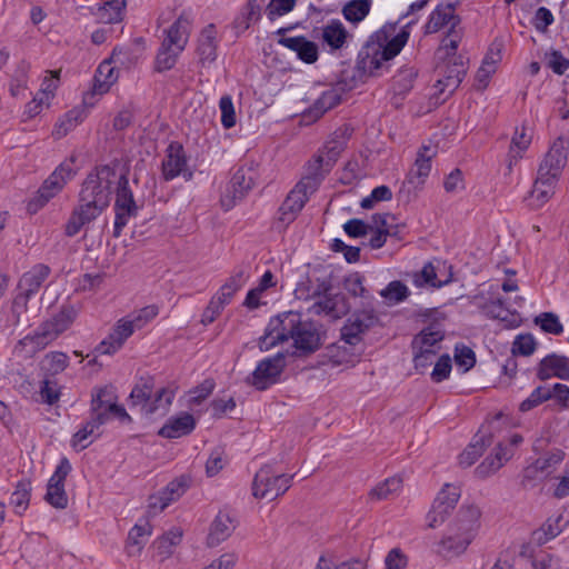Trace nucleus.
I'll use <instances>...</instances> for the list:
<instances>
[{
  "label": "nucleus",
  "instance_id": "nucleus-46",
  "mask_svg": "<svg viewBox=\"0 0 569 569\" xmlns=\"http://www.w3.org/2000/svg\"><path fill=\"white\" fill-rule=\"evenodd\" d=\"M174 398V391L169 388H160L156 391L154 397L148 401L146 407H142L146 416L154 415L158 410L166 411Z\"/></svg>",
  "mask_w": 569,
  "mask_h": 569
},
{
  "label": "nucleus",
  "instance_id": "nucleus-1",
  "mask_svg": "<svg viewBox=\"0 0 569 569\" xmlns=\"http://www.w3.org/2000/svg\"><path fill=\"white\" fill-rule=\"evenodd\" d=\"M116 167L117 164H101L88 173L79 192V206L97 216L109 207L111 187L117 179Z\"/></svg>",
  "mask_w": 569,
  "mask_h": 569
},
{
  "label": "nucleus",
  "instance_id": "nucleus-50",
  "mask_svg": "<svg viewBox=\"0 0 569 569\" xmlns=\"http://www.w3.org/2000/svg\"><path fill=\"white\" fill-rule=\"evenodd\" d=\"M182 51L161 43L154 61V70L164 72L174 67L177 59Z\"/></svg>",
  "mask_w": 569,
  "mask_h": 569
},
{
  "label": "nucleus",
  "instance_id": "nucleus-21",
  "mask_svg": "<svg viewBox=\"0 0 569 569\" xmlns=\"http://www.w3.org/2000/svg\"><path fill=\"white\" fill-rule=\"evenodd\" d=\"M440 72L442 78L437 81L438 86L441 87L440 91L443 92L446 89H448L449 93L455 92L467 73V67L463 57L458 56L448 59V62Z\"/></svg>",
  "mask_w": 569,
  "mask_h": 569
},
{
  "label": "nucleus",
  "instance_id": "nucleus-64",
  "mask_svg": "<svg viewBox=\"0 0 569 569\" xmlns=\"http://www.w3.org/2000/svg\"><path fill=\"white\" fill-rule=\"evenodd\" d=\"M219 108L221 111V123L226 129H230L236 126V112L233 102L230 96H222L219 101Z\"/></svg>",
  "mask_w": 569,
  "mask_h": 569
},
{
  "label": "nucleus",
  "instance_id": "nucleus-19",
  "mask_svg": "<svg viewBox=\"0 0 569 569\" xmlns=\"http://www.w3.org/2000/svg\"><path fill=\"white\" fill-rule=\"evenodd\" d=\"M126 54L127 51L124 48L116 47L112 50L110 61L106 60L99 64L94 74V89L98 92H107L111 84L117 80L114 68L111 66V62L124 64L123 57Z\"/></svg>",
  "mask_w": 569,
  "mask_h": 569
},
{
  "label": "nucleus",
  "instance_id": "nucleus-38",
  "mask_svg": "<svg viewBox=\"0 0 569 569\" xmlns=\"http://www.w3.org/2000/svg\"><path fill=\"white\" fill-rule=\"evenodd\" d=\"M348 37V31L338 19H332L322 30L323 41L332 49H341Z\"/></svg>",
  "mask_w": 569,
  "mask_h": 569
},
{
  "label": "nucleus",
  "instance_id": "nucleus-55",
  "mask_svg": "<svg viewBox=\"0 0 569 569\" xmlns=\"http://www.w3.org/2000/svg\"><path fill=\"white\" fill-rule=\"evenodd\" d=\"M402 480L398 477H391L383 482L378 483L371 491V499L383 500L388 499L392 493L400 490Z\"/></svg>",
  "mask_w": 569,
  "mask_h": 569
},
{
  "label": "nucleus",
  "instance_id": "nucleus-11",
  "mask_svg": "<svg viewBox=\"0 0 569 569\" xmlns=\"http://www.w3.org/2000/svg\"><path fill=\"white\" fill-rule=\"evenodd\" d=\"M378 321L379 318L373 309L353 312L340 330L341 340L350 348L357 346L362 341V335L375 327Z\"/></svg>",
  "mask_w": 569,
  "mask_h": 569
},
{
  "label": "nucleus",
  "instance_id": "nucleus-60",
  "mask_svg": "<svg viewBox=\"0 0 569 569\" xmlns=\"http://www.w3.org/2000/svg\"><path fill=\"white\" fill-rule=\"evenodd\" d=\"M535 323L539 325L541 330L547 333L560 335L563 331L558 316L553 312H542L535 318Z\"/></svg>",
  "mask_w": 569,
  "mask_h": 569
},
{
  "label": "nucleus",
  "instance_id": "nucleus-18",
  "mask_svg": "<svg viewBox=\"0 0 569 569\" xmlns=\"http://www.w3.org/2000/svg\"><path fill=\"white\" fill-rule=\"evenodd\" d=\"M416 21L411 20L409 21L398 34H396L391 40H388V34L386 31L381 30L372 34L380 43V59H385L386 61H389L393 59L396 56L400 53L402 48L406 46L410 31L409 28L415 24Z\"/></svg>",
  "mask_w": 569,
  "mask_h": 569
},
{
  "label": "nucleus",
  "instance_id": "nucleus-14",
  "mask_svg": "<svg viewBox=\"0 0 569 569\" xmlns=\"http://www.w3.org/2000/svg\"><path fill=\"white\" fill-rule=\"evenodd\" d=\"M481 511L475 505L461 506L455 520L449 525L455 532H461L465 536L462 542L458 546L461 550L463 546H469L478 533L480 528Z\"/></svg>",
  "mask_w": 569,
  "mask_h": 569
},
{
  "label": "nucleus",
  "instance_id": "nucleus-13",
  "mask_svg": "<svg viewBox=\"0 0 569 569\" xmlns=\"http://www.w3.org/2000/svg\"><path fill=\"white\" fill-rule=\"evenodd\" d=\"M461 496L459 487L446 483L433 500L432 507L427 513L428 527L436 528L445 522L456 508Z\"/></svg>",
  "mask_w": 569,
  "mask_h": 569
},
{
  "label": "nucleus",
  "instance_id": "nucleus-28",
  "mask_svg": "<svg viewBox=\"0 0 569 569\" xmlns=\"http://www.w3.org/2000/svg\"><path fill=\"white\" fill-rule=\"evenodd\" d=\"M197 54L199 63L207 67L217 59V40L214 24H208L198 39Z\"/></svg>",
  "mask_w": 569,
  "mask_h": 569
},
{
  "label": "nucleus",
  "instance_id": "nucleus-2",
  "mask_svg": "<svg viewBox=\"0 0 569 569\" xmlns=\"http://www.w3.org/2000/svg\"><path fill=\"white\" fill-rule=\"evenodd\" d=\"M568 148L569 139L562 136L558 137L538 168L532 193L541 203H545L553 194V189L567 164Z\"/></svg>",
  "mask_w": 569,
  "mask_h": 569
},
{
  "label": "nucleus",
  "instance_id": "nucleus-41",
  "mask_svg": "<svg viewBox=\"0 0 569 569\" xmlns=\"http://www.w3.org/2000/svg\"><path fill=\"white\" fill-rule=\"evenodd\" d=\"M247 277L243 269L236 270L221 286L216 297L226 306L229 305L234 293L244 284Z\"/></svg>",
  "mask_w": 569,
  "mask_h": 569
},
{
  "label": "nucleus",
  "instance_id": "nucleus-47",
  "mask_svg": "<svg viewBox=\"0 0 569 569\" xmlns=\"http://www.w3.org/2000/svg\"><path fill=\"white\" fill-rule=\"evenodd\" d=\"M182 538V531L178 528H173L166 532L163 536L158 538L153 542V547L158 555L162 558H168L172 555V548L180 543Z\"/></svg>",
  "mask_w": 569,
  "mask_h": 569
},
{
  "label": "nucleus",
  "instance_id": "nucleus-54",
  "mask_svg": "<svg viewBox=\"0 0 569 569\" xmlns=\"http://www.w3.org/2000/svg\"><path fill=\"white\" fill-rule=\"evenodd\" d=\"M153 387L154 383L152 378L149 377L141 379L140 382L133 387L130 393L132 403L142 405V407H146L148 401L151 399Z\"/></svg>",
  "mask_w": 569,
  "mask_h": 569
},
{
  "label": "nucleus",
  "instance_id": "nucleus-5",
  "mask_svg": "<svg viewBox=\"0 0 569 569\" xmlns=\"http://www.w3.org/2000/svg\"><path fill=\"white\" fill-rule=\"evenodd\" d=\"M301 322V315L295 311H286L272 317L264 329L263 336L258 340L260 351H268L279 343L292 339Z\"/></svg>",
  "mask_w": 569,
  "mask_h": 569
},
{
  "label": "nucleus",
  "instance_id": "nucleus-24",
  "mask_svg": "<svg viewBox=\"0 0 569 569\" xmlns=\"http://www.w3.org/2000/svg\"><path fill=\"white\" fill-rule=\"evenodd\" d=\"M196 419L189 412H181L176 417H171L160 428L158 435L167 439H176L190 435L196 428Z\"/></svg>",
  "mask_w": 569,
  "mask_h": 569
},
{
  "label": "nucleus",
  "instance_id": "nucleus-12",
  "mask_svg": "<svg viewBox=\"0 0 569 569\" xmlns=\"http://www.w3.org/2000/svg\"><path fill=\"white\" fill-rule=\"evenodd\" d=\"M292 350L288 356L292 358H307L320 349L321 333L317 323L312 321H302L292 337Z\"/></svg>",
  "mask_w": 569,
  "mask_h": 569
},
{
  "label": "nucleus",
  "instance_id": "nucleus-58",
  "mask_svg": "<svg viewBox=\"0 0 569 569\" xmlns=\"http://www.w3.org/2000/svg\"><path fill=\"white\" fill-rule=\"evenodd\" d=\"M44 500L57 509H64L68 506V496L64 486H57L56 483L47 485V492Z\"/></svg>",
  "mask_w": 569,
  "mask_h": 569
},
{
  "label": "nucleus",
  "instance_id": "nucleus-57",
  "mask_svg": "<svg viewBox=\"0 0 569 569\" xmlns=\"http://www.w3.org/2000/svg\"><path fill=\"white\" fill-rule=\"evenodd\" d=\"M380 295L385 299L397 303L405 301L409 297L410 291L403 282L393 280L389 282L383 290H381Z\"/></svg>",
  "mask_w": 569,
  "mask_h": 569
},
{
  "label": "nucleus",
  "instance_id": "nucleus-22",
  "mask_svg": "<svg viewBox=\"0 0 569 569\" xmlns=\"http://www.w3.org/2000/svg\"><path fill=\"white\" fill-rule=\"evenodd\" d=\"M493 441L489 427L482 426L473 436L469 446L459 455V465L470 467L483 453L485 449Z\"/></svg>",
  "mask_w": 569,
  "mask_h": 569
},
{
  "label": "nucleus",
  "instance_id": "nucleus-20",
  "mask_svg": "<svg viewBox=\"0 0 569 569\" xmlns=\"http://www.w3.org/2000/svg\"><path fill=\"white\" fill-rule=\"evenodd\" d=\"M380 43L371 36L360 49L356 68L362 72L363 77L373 76L375 71L380 69L385 59H380Z\"/></svg>",
  "mask_w": 569,
  "mask_h": 569
},
{
  "label": "nucleus",
  "instance_id": "nucleus-53",
  "mask_svg": "<svg viewBox=\"0 0 569 569\" xmlns=\"http://www.w3.org/2000/svg\"><path fill=\"white\" fill-rule=\"evenodd\" d=\"M537 349V341L531 333H520L518 335L511 347V353L513 357L522 356L529 357Z\"/></svg>",
  "mask_w": 569,
  "mask_h": 569
},
{
  "label": "nucleus",
  "instance_id": "nucleus-15",
  "mask_svg": "<svg viewBox=\"0 0 569 569\" xmlns=\"http://www.w3.org/2000/svg\"><path fill=\"white\" fill-rule=\"evenodd\" d=\"M293 29L295 26L278 29L276 33L281 36V38L278 40V43L295 51L298 58L305 63H315L319 57V50L316 42L308 40L303 36L290 38L283 37L287 32Z\"/></svg>",
  "mask_w": 569,
  "mask_h": 569
},
{
  "label": "nucleus",
  "instance_id": "nucleus-26",
  "mask_svg": "<svg viewBox=\"0 0 569 569\" xmlns=\"http://www.w3.org/2000/svg\"><path fill=\"white\" fill-rule=\"evenodd\" d=\"M552 375L561 380H569V359L566 356L552 353L540 361L537 377L545 381Z\"/></svg>",
  "mask_w": 569,
  "mask_h": 569
},
{
  "label": "nucleus",
  "instance_id": "nucleus-56",
  "mask_svg": "<svg viewBox=\"0 0 569 569\" xmlns=\"http://www.w3.org/2000/svg\"><path fill=\"white\" fill-rule=\"evenodd\" d=\"M362 82H365V77L356 67L343 68L338 74V84L343 91H350Z\"/></svg>",
  "mask_w": 569,
  "mask_h": 569
},
{
  "label": "nucleus",
  "instance_id": "nucleus-44",
  "mask_svg": "<svg viewBox=\"0 0 569 569\" xmlns=\"http://www.w3.org/2000/svg\"><path fill=\"white\" fill-rule=\"evenodd\" d=\"M371 0H350L342 8L343 18L357 24L361 22L370 12Z\"/></svg>",
  "mask_w": 569,
  "mask_h": 569
},
{
  "label": "nucleus",
  "instance_id": "nucleus-8",
  "mask_svg": "<svg viewBox=\"0 0 569 569\" xmlns=\"http://www.w3.org/2000/svg\"><path fill=\"white\" fill-rule=\"evenodd\" d=\"M288 353L289 350L280 351L259 361L252 373L247 377L246 382L260 391L277 383L287 367Z\"/></svg>",
  "mask_w": 569,
  "mask_h": 569
},
{
  "label": "nucleus",
  "instance_id": "nucleus-17",
  "mask_svg": "<svg viewBox=\"0 0 569 569\" xmlns=\"http://www.w3.org/2000/svg\"><path fill=\"white\" fill-rule=\"evenodd\" d=\"M134 321L121 319L116 327L94 349L100 355H113L124 343V341L134 332Z\"/></svg>",
  "mask_w": 569,
  "mask_h": 569
},
{
  "label": "nucleus",
  "instance_id": "nucleus-40",
  "mask_svg": "<svg viewBox=\"0 0 569 569\" xmlns=\"http://www.w3.org/2000/svg\"><path fill=\"white\" fill-rule=\"evenodd\" d=\"M86 118L84 108H73L66 112L59 122L56 124L52 134L56 139H61L68 134L73 128L83 121Z\"/></svg>",
  "mask_w": 569,
  "mask_h": 569
},
{
  "label": "nucleus",
  "instance_id": "nucleus-16",
  "mask_svg": "<svg viewBox=\"0 0 569 569\" xmlns=\"http://www.w3.org/2000/svg\"><path fill=\"white\" fill-rule=\"evenodd\" d=\"M191 478L181 475L170 481L157 496H151L149 500L150 509L164 510L172 501L179 499L190 487Z\"/></svg>",
  "mask_w": 569,
  "mask_h": 569
},
{
  "label": "nucleus",
  "instance_id": "nucleus-7",
  "mask_svg": "<svg viewBox=\"0 0 569 569\" xmlns=\"http://www.w3.org/2000/svg\"><path fill=\"white\" fill-rule=\"evenodd\" d=\"M139 206L137 204L133 192L129 186L127 172L121 173L117 180L116 200H114V224L113 237L119 238L123 228L130 218L137 217Z\"/></svg>",
  "mask_w": 569,
  "mask_h": 569
},
{
  "label": "nucleus",
  "instance_id": "nucleus-48",
  "mask_svg": "<svg viewBox=\"0 0 569 569\" xmlns=\"http://www.w3.org/2000/svg\"><path fill=\"white\" fill-rule=\"evenodd\" d=\"M31 496V482L28 479L20 480L12 492L10 503L14 506L16 512L21 515L29 505Z\"/></svg>",
  "mask_w": 569,
  "mask_h": 569
},
{
  "label": "nucleus",
  "instance_id": "nucleus-61",
  "mask_svg": "<svg viewBox=\"0 0 569 569\" xmlns=\"http://www.w3.org/2000/svg\"><path fill=\"white\" fill-rule=\"evenodd\" d=\"M455 361L462 368L463 372L469 371L476 365V353L466 345H457L455 348Z\"/></svg>",
  "mask_w": 569,
  "mask_h": 569
},
{
  "label": "nucleus",
  "instance_id": "nucleus-52",
  "mask_svg": "<svg viewBox=\"0 0 569 569\" xmlns=\"http://www.w3.org/2000/svg\"><path fill=\"white\" fill-rule=\"evenodd\" d=\"M69 365V357L61 351H52L46 355L42 361V368L51 376H56L66 370Z\"/></svg>",
  "mask_w": 569,
  "mask_h": 569
},
{
  "label": "nucleus",
  "instance_id": "nucleus-30",
  "mask_svg": "<svg viewBox=\"0 0 569 569\" xmlns=\"http://www.w3.org/2000/svg\"><path fill=\"white\" fill-rule=\"evenodd\" d=\"M50 272L51 269L49 266L44 263H37L29 271L22 274L18 287L21 291L27 293V297H31L39 291Z\"/></svg>",
  "mask_w": 569,
  "mask_h": 569
},
{
  "label": "nucleus",
  "instance_id": "nucleus-63",
  "mask_svg": "<svg viewBox=\"0 0 569 569\" xmlns=\"http://www.w3.org/2000/svg\"><path fill=\"white\" fill-rule=\"evenodd\" d=\"M296 2L297 0H271L266 8V14L270 21H274L278 17L292 11Z\"/></svg>",
  "mask_w": 569,
  "mask_h": 569
},
{
  "label": "nucleus",
  "instance_id": "nucleus-31",
  "mask_svg": "<svg viewBox=\"0 0 569 569\" xmlns=\"http://www.w3.org/2000/svg\"><path fill=\"white\" fill-rule=\"evenodd\" d=\"M495 455L488 456L477 468L476 473L480 478H487L497 470H499L505 462H507L512 456V448L505 446L503 442H499L495 449Z\"/></svg>",
  "mask_w": 569,
  "mask_h": 569
},
{
  "label": "nucleus",
  "instance_id": "nucleus-29",
  "mask_svg": "<svg viewBox=\"0 0 569 569\" xmlns=\"http://www.w3.org/2000/svg\"><path fill=\"white\" fill-rule=\"evenodd\" d=\"M449 23L450 28H456L460 23V17L455 14V6L452 3L437 6L426 24V33L438 32Z\"/></svg>",
  "mask_w": 569,
  "mask_h": 569
},
{
  "label": "nucleus",
  "instance_id": "nucleus-32",
  "mask_svg": "<svg viewBox=\"0 0 569 569\" xmlns=\"http://www.w3.org/2000/svg\"><path fill=\"white\" fill-rule=\"evenodd\" d=\"M568 523L569 519H565L563 515L549 517L539 529L532 532L531 540L536 545L542 546L556 538Z\"/></svg>",
  "mask_w": 569,
  "mask_h": 569
},
{
  "label": "nucleus",
  "instance_id": "nucleus-49",
  "mask_svg": "<svg viewBox=\"0 0 569 569\" xmlns=\"http://www.w3.org/2000/svg\"><path fill=\"white\" fill-rule=\"evenodd\" d=\"M443 339V333L441 330L436 329L435 325L429 326L428 328H425L420 331L419 335H417L412 342V349H425L429 348L432 349V347L441 341Z\"/></svg>",
  "mask_w": 569,
  "mask_h": 569
},
{
  "label": "nucleus",
  "instance_id": "nucleus-45",
  "mask_svg": "<svg viewBox=\"0 0 569 569\" xmlns=\"http://www.w3.org/2000/svg\"><path fill=\"white\" fill-rule=\"evenodd\" d=\"M341 102V96L336 90L325 91L308 111V117L320 118L328 110Z\"/></svg>",
  "mask_w": 569,
  "mask_h": 569
},
{
  "label": "nucleus",
  "instance_id": "nucleus-39",
  "mask_svg": "<svg viewBox=\"0 0 569 569\" xmlns=\"http://www.w3.org/2000/svg\"><path fill=\"white\" fill-rule=\"evenodd\" d=\"M151 532V526L149 522H146L144 525H134L130 529L127 538L126 548L128 555L131 557L139 555Z\"/></svg>",
  "mask_w": 569,
  "mask_h": 569
},
{
  "label": "nucleus",
  "instance_id": "nucleus-4",
  "mask_svg": "<svg viewBox=\"0 0 569 569\" xmlns=\"http://www.w3.org/2000/svg\"><path fill=\"white\" fill-rule=\"evenodd\" d=\"M76 162L77 156L71 154L54 169L38 189L37 194L28 202V212L36 213L48 203L50 199L57 196L68 181L76 177L78 172Z\"/></svg>",
  "mask_w": 569,
  "mask_h": 569
},
{
  "label": "nucleus",
  "instance_id": "nucleus-10",
  "mask_svg": "<svg viewBox=\"0 0 569 569\" xmlns=\"http://www.w3.org/2000/svg\"><path fill=\"white\" fill-rule=\"evenodd\" d=\"M257 179L258 173L253 164L239 167L232 174L226 193L221 197V206L230 210L254 187Z\"/></svg>",
  "mask_w": 569,
  "mask_h": 569
},
{
  "label": "nucleus",
  "instance_id": "nucleus-33",
  "mask_svg": "<svg viewBox=\"0 0 569 569\" xmlns=\"http://www.w3.org/2000/svg\"><path fill=\"white\" fill-rule=\"evenodd\" d=\"M312 309L316 313H326L332 318H340L349 310L346 297L341 293H328L322 300L317 301Z\"/></svg>",
  "mask_w": 569,
  "mask_h": 569
},
{
  "label": "nucleus",
  "instance_id": "nucleus-25",
  "mask_svg": "<svg viewBox=\"0 0 569 569\" xmlns=\"http://www.w3.org/2000/svg\"><path fill=\"white\" fill-rule=\"evenodd\" d=\"M187 158L181 143L171 142L167 148V156L162 162L163 178L169 181L183 173Z\"/></svg>",
  "mask_w": 569,
  "mask_h": 569
},
{
  "label": "nucleus",
  "instance_id": "nucleus-36",
  "mask_svg": "<svg viewBox=\"0 0 569 569\" xmlns=\"http://www.w3.org/2000/svg\"><path fill=\"white\" fill-rule=\"evenodd\" d=\"M103 419L104 417L102 415H91L86 425L72 436V447L79 448L80 450L88 448L92 442L88 440L89 437L93 436L94 431L106 423Z\"/></svg>",
  "mask_w": 569,
  "mask_h": 569
},
{
  "label": "nucleus",
  "instance_id": "nucleus-43",
  "mask_svg": "<svg viewBox=\"0 0 569 569\" xmlns=\"http://www.w3.org/2000/svg\"><path fill=\"white\" fill-rule=\"evenodd\" d=\"M124 9V0H110L106 1L103 6L98 8L96 16L102 23H118L123 18Z\"/></svg>",
  "mask_w": 569,
  "mask_h": 569
},
{
  "label": "nucleus",
  "instance_id": "nucleus-23",
  "mask_svg": "<svg viewBox=\"0 0 569 569\" xmlns=\"http://www.w3.org/2000/svg\"><path fill=\"white\" fill-rule=\"evenodd\" d=\"M191 30V18L189 13L182 12L172 26L166 30V38L162 44L183 51Z\"/></svg>",
  "mask_w": 569,
  "mask_h": 569
},
{
  "label": "nucleus",
  "instance_id": "nucleus-42",
  "mask_svg": "<svg viewBox=\"0 0 569 569\" xmlns=\"http://www.w3.org/2000/svg\"><path fill=\"white\" fill-rule=\"evenodd\" d=\"M98 217L99 216L92 213L91 211H88L87 209H84L83 207L78 204L73 209L68 222L66 223V227H64L66 236L74 237L77 233H79V231L81 230V228L83 226L93 221Z\"/></svg>",
  "mask_w": 569,
  "mask_h": 569
},
{
  "label": "nucleus",
  "instance_id": "nucleus-35",
  "mask_svg": "<svg viewBox=\"0 0 569 569\" xmlns=\"http://www.w3.org/2000/svg\"><path fill=\"white\" fill-rule=\"evenodd\" d=\"M465 536L461 532H455L451 528H448L447 533L443 538L438 542L436 552L446 559H451L453 557H458L462 555L469 546H463L461 550L458 549V546L462 542Z\"/></svg>",
  "mask_w": 569,
  "mask_h": 569
},
{
  "label": "nucleus",
  "instance_id": "nucleus-37",
  "mask_svg": "<svg viewBox=\"0 0 569 569\" xmlns=\"http://www.w3.org/2000/svg\"><path fill=\"white\" fill-rule=\"evenodd\" d=\"M451 280V272L449 273L447 279H438L437 268L431 262L426 263L420 271H417L412 274V281L415 286L418 288H422L425 286H430L432 288H441L450 283Z\"/></svg>",
  "mask_w": 569,
  "mask_h": 569
},
{
  "label": "nucleus",
  "instance_id": "nucleus-51",
  "mask_svg": "<svg viewBox=\"0 0 569 569\" xmlns=\"http://www.w3.org/2000/svg\"><path fill=\"white\" fill-rule=\"evenodd\" d=\"M29 69L30 64L24 60L20 61L17 64V68L11 77L9 87L12 97H18L21 92H23L27 89Z\"/></svg>",
  "mask_w": 569,
  "mask_h": 569
},
{
  "label": "nucleus",
  "instance_id": "nucleus-27",
  "mask_svg": "<svg viewBox=\"0 0 569 569\" xmlns=\"http://www.w3.org/2000/svg\"><path fill=\"white\" fill-rule=\"evenodd\" d=\"M116 402L117 396L113 387H96L91 392L90 412L92 416L102 415L104 417L103 421L108 422L110 420V410Z\"/></svg>",
  "mask_w": 569,
  "mask_h": 569
},
{
  "label": "nucleus",
  "instance_id": "nucleus-34",
  "mask_svg": "<svg viewBox=\"0 0 569 569\" xmlns=\"http://www.w3.org/2000/svg\"><path fill=\"white\" fill-rule=\"evenodd\" d=\"M234 526L232 525L231 517L227 512L219 511L210 527V532L207 538L208 546H218L231 535Z\"/></svg>",
  "mask_w": 569,
  "mask_h": 569
},
{
  "label": "nucleus",
  "instance_id": "nucleus-9",
  "mask_svg": "<svg viewBox=\"0 0 569 569\" xmlns=\"http://www.w3.org/2000/svg\"><path fill=\"white\" fill-rule=\"evenodd\" d=\"M293 477L295 475H277L270 466H264L254 476L252 493L259 499L273 500L290 488V481Z\"/></svg>",
  "mask_w": 569,
  "mask_h": 569
},
{
  "label": "nucleus",
  "instance_id": "nucleus-6",
  "mask_svg": "<svg viewBox=\"0 0 569 569\" xmlns=\"http://www.w3.org/2000/svg\"><path fill=\"white\" fill-rule=\"evenodd\" d=\"M318 177H302V179L288 193L284 201L278 210V223L287 228L293 222L298 213L302 210L309 196L318 189Z\"/></svg>",
  "mask_w": 569,
  "mask_h": 569
},
{
  "label": "nucleus",
  "instance_id": "nucleus-62",
  "mask_svg": "<svg viewBox=\"0 0 569 569\" xmlns=\"http://www.w3.org/2000/svg\"><path fill=\"white\" fill-rule=\"evenodd\" d=\"M551 397H552L551 391L546 390L542 386H539L530 393V396L527 399H525L520 403L519 410L522 412H527V411L536 408L543 401L549 400Z\"/></svg>",
  "mask_w": 569,
  "mask_h": 569
},
{
  "label": "nucleus",
  "instance_id": "nucleus-59",
  "mask_svg": "<svg viewBox=\"0 0 569 569\" xmlns=\"http://www.w3.org/2000/svg\"><path fill=\"white\" fill-rule=\"evenodd\" d=\"M482 310L487 317L501 321H507L510 313L506 308V303L502 298H496L486 301L482 306Z\"/></svg>",
  "mask_w": 569,
  "mask_h": 569
},
{
  "label": "nucleus",
  "instance_id": "nucleus-3",
  "mask_svg": "<svg viewBox=\"0 0 569 569\" xmlns=\"http://www.w3.org/2000/svg\"><path fill=\"white\" fill-rule=\"evenodd\" d=\"M77 317L78 309L73 305L64 303L58 313L43 321L32 335L26 336L19 343L23 346L32 343L36 348L43 349L68 330Z\"/></svg>",
  "mask_w": 569,
  "mask_h": 569
}]
</instances>
